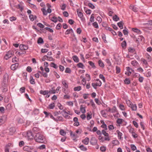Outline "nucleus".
Returning <instances> with one entry per match:
<instances>
[{
  "label": "nucleus",
  "instance_id": "f257e3e1",
  "mask_svg": "<svg viewBox=\"0 0 152 152\" xmlns=\"http://www.w3.org/2000/svg\"><path fill=\"white\" fill-rule=\"evenodd\" d=\"M35 141L37 142L41 143H44L45 141L44 136L39 132L36 134L34 137Z\"/></svg>",
  "mask_w": 152,
  "mask_h": 152
},
{
  "label": "nucleus",
  "instance_id": "f03ea898",
  "mask_svg": "<svg viewBox=\"0 0 152 152\" xmlns=\"http://www.w3.org/2000/svg\"><path fill=\"white\" fill-rule=\"evenodd\" d=\"M96 83H92L91 84L92 86L96 89H97V86L100 87L102 84V82L99 79H96Z\"/></svg>",
  "mask_w": 152,
  "mask_h": 152
},
{
  "label": "nucleus",
  "instance_id": "7ed1b4c3",
  "mask_svg": "<svg viewBox=\"0 0 152 152\" xmlns=\"http://www.w3.org/2000/svg\"><path fill=\"white\" fill-rule=\"evenodd\" d=\"M13 52L12 51L10 50L7 52L4 56V58L6 60H7L8 59L10 58L12 56Z\"/></svg>",
  "mask_w": 152,
  "mask_h": 152
},
{
  "label": "nucleus",
  "instance_id": "20e7f679",
  "mask_svg": "<svg viewBox=\"0 0 152 152\" xmlns=\"http://www.w3.org/2000/svg\"><path fill=\"white\" fill-rule=\"evenodd\" d=\"M129 132L132 134V136L134 138H136L138 137V135L135 133L134 129L133 128H131L129 129Z\"/></svg>",
  "mask_w": 152,
  "mask_h": 152
},
{
  "label": "nucleus",
  "instance_id": "39448f33",
  "mask_svg": "<svg viewBox=\"0 0 152 152\" xmlns=\"http://www.w3.org/2000/svg\"><path fill=\"white\" fill-rule=\"evenodd\" d=\"M25 137H27L28 139L30 140L33 139L34 137L32 133L30 131H28L27 132Z\"/></svg>",
  "mask_w": 152,
  "mask_h": 152
},
{
  "label": "nucleus",
  "instance_id": "423d86ee",
  "mask_svg": "<svg viewBox=\"0 0 152 152\" xmlns=\"http://www.w3.org/2000/svg\"><path fill=\"white\" fill-rule=\"evenodd\" d=\"M40 93L44 95H46L45 97L47 98L49 97L50 96V95L49 94V91L48 90H41L40 91Z\"/></svg>",
  "mask_w": 152,
  "mask_h": 152
},
{
  "label": "nucleus",
  "instance_id": "0eeeda50",
  "mask_svg": "<svg viewBox=\"0 0 152 152\" xmlns=\"http://www.w3.org/2000/svg\"><path fill=\"white\" fill-rule=\"evenodd\" d=\"M20 67V66H19L18 63H16L12 64L11 65L10 67L11 69L13 71L15 70Z\"/></svg>",
  "mask_w": 152,
  "mask_h": 152
},
{
  "label": "nucleus",
  "instance_id": "6e6552de",
  "mask_svg": "<svg viewBox=\"0 0 152 152\" xmlns=\"http://www.w3.org/2000/svg\"><path fill=\"white\" fill-rule=\"evenodd\" d=\"M19 48L21 50H26L28 49V46L24 44H20L19 46Z\"/></svg>",
  "mask_w": 152,
  "mask_h": 152
},
{
  "label": "nucleus",
  "instance_id": "1a4fd4ad",
  "mask_svg": "<svg viewBox=\"0 0 152 152\" xmlns=\"http://www.w3.org/2000/svg\"><path fill=\"white\" fill-rule=\"evenodd\" d=\"M9 79V76L8 74H6L3 76V82L6 84L7 82Z\"/></svg>",
  "mask_w": 152,
  "mask_h": 152
},
{
  "label": "nucleus",
  "instance_id": "9d476101",
  "mask_svg": "<svg viewBox=\"0 0 152 152\" xmlns=\"http://www.w3.org/2000/svg\"><path fill=\"white\" fill-rule=\"evenodd\" d=\"M33 149V147H31L28 146H26L23 148L24 150L28 152H31L32 150Z\"/></svg>",
  "mask_w": 152,
  "mask_h": 152
},
{
  "label": "nucleus",
  "instance_id": "9b49d317",
  "mask_svg": "<svg viewBox=\"0 0 152 152\" xmlns=\"http://www.w3.org/2000/svg\"><path fill=\"white\" fill-rule=\"evenodd\" d=\"M71 32H72L73 34V35L74 37L75 36V35L74 34V32L73 31V30L71 28L69 29H67L65 32V34L66 35H67L69 34H70Z\"/></svg>",
  "mask_w": 152,
  "mask_h": 152
},
{
  "label": "nucleus",
  "instance_id": "f8f14e48",
  "mask_svg": "<svg viewBox=\"0 0 152 152\" xmlns=\"http://www.w3.org/2000/svg\"><path fill=\"white\" fill-rule=\"evenodd\" d=\"M116 132L118 134V138L121 140H122L123 139V137H122L123 135L122 133L120 132L118 130H117L116 131Z\"/></svg>",
  "mask_w": 152,
  "mask_h": 152
},
{
  "label": "nucleus",
  "instance_id": "ddd939ff",
  "mask_svg": "<svg viewBox=\"0 0 152 152\" xmlns=\"http://www.w3.org/2000/svg\"><path fill=\"white\" fill-rule=\"evenodd\" d=\"M129 8L134 12H137V8L135 6L131 5L129 7Z\"/></svg>",
  "mask_w": 152,
  "mask_h": 152
},
{
  "label": "nucleus",
  "instance_id": "4468645a",
  "mask_svg": "<svg viewBox=\"0 0 152 152\" xmlns=\"http://www.w3.org/2000/svg\"><path fill=\"white\" fill-rule=\"evenodd\" d=\"M5 121V117L4 116H0V125L4 124Z\"/></svg>",
  "mask_w": 152,
  "mask_h": 152
},
{
  "label": "nucleus",
  "instance_id": "2eb2a0df",
  "mask_svg": "<svg viewBox=\"0 0 152 152\" xmlns=\"http://www.w3.org/2000/svg\"><path fill=\"white\" fill-rule=\"evenodd\" d=\"M62 84L66 88H68V85L66 81L64 80L62 81Z\"/></svg>",
  "mask_w": 152,
  "mask_h": 152
},
{
  "label": "nucleus",
  "instance_id": "dca6fc26",
  "mask_svg": "<svg viewBox=\"0 0 152 152\" xmlns=\"http://www.w3.org/2000/svg\"><path fill=\"white\" fill-rule=\"evenodd\" d=\"M82 142L84 144L86 145H88L89 142V138L88 137L86 138L82 141Z\"/></svg>",
  "mask_w": 152,
  "mask_h": 152
},
{
  "label": "nucleus",
  "instance_id": "f3484780",
  "mask_svg": "<svg viewBox=\"0 0 152 152\" xmlns=\"http://www.w3.org/2000/svg\"><path fill=\"white\" fill-rule=\"evenodd\" d=\"M98 64L99 66L100 67L102 68H103L104 67V64L103 61L101 60H99L98 61Z\"/></svg>",
  "mask_w": 152,
  "mask_h": 152
},
{
  "label": "nucleus",
  "instance_id": "a211bd4d",
  "mask_svg": "<svg viewBox=\"0 0 152 152\" xmlns=\"http://www.w3.org/2000/svg\"><path fill=\"white\" fill-rule=\"evenodd\" d=\"M55 106V103L54 102L50 104L48 106V108L50 109H52L54 108Z\"/></svg>",
  "mask_w": 152,
  "mask_h": 152
},
{
  "label": "nucleus",
  "instance_id": "6ab92c4d",
  "mask_svg": "<svg viewBox=\"0 0 152 152\" xmlns=\"http://www.w3.org/2000/svg\"><path fill=\"white\" fill-rule=\"evenodd\" d=\"M130 107L131 108L132 110V111H136L137 109V106L136 104H132V106H130Z\"/></svg>",
  "mask_w": 152,
  "mask_h": 152
},
{
  "label": "nucleus",
  "instance_id": "aec40b11",
  "mask_svg": "<svg viewBox=\"0 0 152 152\" xmlns=\"http://www.w3.org/2000/svg\"><path fill=\"white\" fill-rule=\"evenodd\" d=\"M77 66L78 68H81L83 69H84L85 67L84 65L81 63H78L77 64Z\"/></svg>",
  "mask_w": 152,
  "mask_h": 152
},
{
  "label": "nucleus",
  "instance_id": "412c9836",
  "mask_svg": "<svg viewBox=\"0 0 152 152\" xmlns=\"http://www.w3.org/2000/svg\"><path fill=\"white\" fill-rule=\"evenodd\" d=\"M30 82L32 84H34L35 83V80L32 76H31L30 77Z\"/></svg>",
  "mask_w": 152,
  "mask_h": 152
},
{
  "label": "nucleus",
  "instance_id": "4be33fe9",
  "mask_svg": "<svg viewBox=\"0 0 152 152\" xmlns=\"http://www.w3.org/2000/svg\"><path fill=\"white\" fill-rule=\"evenodd\" d=\"M132 30L134 32H136L138 34H140L141 33L140 30L137 28H132Z\"/></svg>",
  "mask_w": 152,
  "mask_h": 152
},
{
  "label": "nucleus",
  "instance_id": "5701e85b",
  "mask_svg": "<svg viewBox=\"0 0 152 152\" xmlns=\"http://www.w3.org/2000/svg\"><path fill=\"white\" fill-rule=\"evenodd\" d=\"M29 18L30 20L32 21H33L35 19H36L37 18V17L36 16H34L32 15H30Z\"/></svg>",
  "mask_w": 152,
  "mask_h": 152
},
{
  "label": "nucleus",
  "instance_id": "b1692460",
  "mask_svg": "<svg viewBox=\"0 0 152 152\" xmlns=\"http://www.w3.org/2000/svg\"><path fill=\"white\" fill-rule=\"evenodd\" d=\"M50 65L51 67H53L56 69H57L58 67V65L53 62L51 63L50 64Z\"/></svg>",
  "mask_w": 152,
  "mask_h": 152
},
{
  "label": "nucleus",
  "instance_id": "393cba45",
  "mask_svg": "<svg viewBox=\"0 0 152 152\" xmlns=\"http://www.w3.org/2000/svg\"><path fill=\"white\" fill-rule=\"evenodd\" d=\"M73 59L75 62L78 63L79 61V59L77 56H74L72 57Z\"/></svg>",
  "mask_w": 152,
  "mask_h": 152
},
{
  "label": "nucleus",
  "instance_id": "a878e982",
  "mask_svg": "<svg viewBox=\"0 0 152 152\" xmlns=\"http://www.w3.org/2000/svg\"><path fill=\"white\" fill-rule=\"evenodd\" d=\"M86 118L88 120H89L92 118V114L91 113H87Z\"/></svg>",
  "mask_w": 152,
  "mask_h": 152
},
{
  "label": "nucleus",
  "instance_id": "bb28decb",
  "mask_svg": "<svg viewBox=\"0 0 152 152\" xmlns=\"http://www.w3.org/2000/svg\"><path fill=\"white\" fill-rule=\"evenodd\" d=\"M37 148L40 150H43L46 148V145L44 144H42L39 146Z\"/></svg>",
  "mask_w": 152,
  "mask_h": 152
},
{
  "label": "nucleus",
  "instance_id": "cd10ccee",
  "mask_svg": "<svg viewBox=\"0 0 152 152\" xmlns=\"http://www.w3.org/2000/svg\"><path fill=\"white\" fill-rule=\"evenodd\" d=\"M79 148H80L81 150L84 151H86L87 150V148L86 147H85L83 145L79 146Z\"/></svg>",
  "mask_w": 152,
  "mask_h": 152
},
{
  "label": "nucleus",
  "instance_id": "c85d7f7f",
  "mask_svg": "<svg viewBox=\"0 0 152 152\" xmlns=\"http://www.w3.org/2000/svg\"><path fill=\"white\" fill-rule=\"evenodd\" d=\"M81 86H79L77 87H75L74 88V90L75 91H79L81 90Z\"/></svg>",
  "mask_w": 152,
  "mask_h": 152
},
{
  "label": "nucleus",
  "instance_id": "c756f323",
  "mask_svg": "<svg viewBox=\"0 0 152 152\" xmlns=\"http://www.w3.org/2000/svg\"><path fill=\"white\" fill-rule=\"evenodd\" d=\"M61 9L62 10H66V5L65 4H61Z\"/></svg>",
  "mask_w": 152,
  "mask_h": 152
},
{
  "label": "nucleus",
  "instance_id": "7c9ffc66",
  "mask_svg": "<svg viewBox=\"0 0 152 152\" xmlns=\"http://www.w3.org/2000/svg\"><path fill=\"white\" fill-rule=\"evenodd\" d=\"M80 110L83 113H85L86 112L85 107H83L82 105L80 106Z\"/></svg>",
  "mask_w": 152,
  "mask_h": 152
},
{
  "label": "nucleus",
  "instance_id": "2f4dec72",
  "mask_svg": "<svg viewBox=\"0 0 152 152\" xmlns=\"http://www.w3.org/2000/svg\"><path fill=\"white\" fill-rule=\"evenodd\" d=\"M44 42L43 39L41 37H39L37 41V43L39 44H42Z\"/></svg>",
  "mask_w": 152,
  "mask_h": 152
},
{
  "label": "nucleus",
  "instance_id": "473e14b6",
  "mask_svg": "<svg viewBox=\"0 0 152 152\" xmlns=\"http://www.w3.org/2000/svg\"><path fill=\"white\" fill-rule=\"evenodd\" d=\"M60 133L62 136H64L66 134V132L63 129H61L60 130Z\"/></svg>",
  "mask_w": 152,
  "mask_h": 152
},
{
  "label": "nucleus",
  "instance_id": "72a5a7b5",
  "mask_svg": "<svg viewBox=\"0 0 152 152\" xmlns=\"http://www.w3.org/2000/svg\"><path fill=\"white\" fill-rule=\"evenodd\" d=\"M129 52L131 53H135V50L133 48L131 47H130L128 49Z\"/></svg>",
  "mask_w": 152,
  "mask_h": 152
},
{
  "label": "nucleus",
  "instance_id": "f704fd0d",
  "mask_svg": "<svg viewBox=\"0 0 152 152\" xmlns=\"http://www.w3.org/2000/svg\"><path fill=\"white\" fill-rule=\"evenodd\" d=\"M41 10L42 12L44 15H47L48 12L47 10H46L45 8H42Z\"/></svg>",
  "mask_w": 152,
  "mask_h": 152
},
{
  "label": "nucleus",
  "instance_id": "c9c22d12",
  "mask_svg": "<svg viewBox=\"0 0 152 152\" xmlns=\"http://www.w3.org/2000/svg\"><path fill=\"white\" fill-rule=\"evenodd\" d=\"M63 118L62 116H58L56 118H55V121L56 122L58 121H62Z\"/></svg>",
  "mask_w": 152,
  "mask_h": 152
},
{
  "label": "nucleus",
  "instance_id": "e433bc0d",
  "mask_svg": "<svg viewBox=\"0 0 152 152\" xmlns=\"http://www.w3.org/2000/svg\"><path fill=\"white\" fill-rule=\"evenodd\" d=\"M118 26L121 29H122L123 28V22L122 21L118 23H117Z\"/></svg>",
  "mask_w": 152,
  "mask_h": 152
},
{
  "label": "nucleus",
  "instance_id": "4c0bfd02",
  "mask_svg": "<svg viewBox=\"0 0 152 152\" xmlns=\"http://www.w3.org/2000/svg\"><path fill=\"white\" fill-rule=\"evenodd\" d=\"M49 91V93L51 94H54L56 93L55 90L53 87L51 88V89Z\"/></svg>",
  "mask_w": 152,
  "mask_h": 152
},
{
  "label": "nucleus",
  "instance_id": "58836bf2",
  "mask_svg": "<svg viewBox=\"0 0 152 152\" xmlns=\"http://www.w3.org/2000/svg\"><path fill=\"white\" fill-rule=\"evenodd\" d=\"M77 12L78 16L80 18H82L83 16V13L80 12H79L77 10Z\"/></svg>",
  "mask_w": 152,
  "mask_h": 152
},
{
  "label": "nucleus",
  "instance_id": "ea45409f",
  "mask_svg": "<svg viewBox=\"0 0 152 152\" xmlns=\"http://www.w3.org/2000/svg\"><path fill=\"white\" fill-rule=\"evenodd\" d=\"M113 20L115 21H117L119 20V18L116 15H115L113 17Z\"/></svg>",
  "mask_w": 152,
  "mask_h": 152
},
{
  "label": "nucleus",
  "instance_id": "a19ab883",
  "mask_svg": "<svg viewBox=\"0 0 152 152\" xmlns=\"http://www.w3.org/2000/svg\"><path fill=\"white\" fill-rule=\"evenodd\" d=\"M125 83L127 84H129L130 83V80L129 78H126L124 80Z\"/></svg>",
  "mask_w": 152,
  "mask_h": 152
},
{
  "label": "nucleus",
  "instance_id": "79ce46f5",
  "mask_svg": "<svg viewBox=\"0 0 152 152\" xmlns=\"http://www.w3.org/2000/svg\"><path fill=\"white\" fill-rule=\"evenodd\" d=\"M105 61L109 66H110L111 65V62L109 59H106L105 60Z\"/></svg>",
  "mask_w": 152,
  "mask_h": 152
},
{
  "label": "nucleus",
  "instance_id": "37998d69",
  "mask_svg": "<svg viewBox=\"0 0 152 152\" xmlns=\"http://www.w3.org/2000/svg\"><path fill=\"white\" fill-rule=\"evenodd\" d=\"M126 46V43L125 41H124L121 43V46L123 48H125Z\"/></svg>",
  "mask_w": 152,
  "mask_h": 152
},
{
  "label": "nucleus",
  "instance_id": "c03bdc74",
  "mask_svg": "<svg viewBox=\"0 0 152 152\" xmlns=\"http://www.w3.org/2000/svg\"><path fill=\"white\" fill-rule=\"evenodd\" d=\"M88 63L91 66L92 68H95L96 67L95 66L94 63L91 61H88Z\"/></svg>",
  "mask_w": 152,
  "mask_h": 152
},
{
  "label": "nucleus",
  "instance_id": "a18cd8bd",
  "mask_svg": "<svg viewBox=\"0 0 152 152\" xmlns=\"http://www.w3.org/2000/svg\"><path fill=\"white\" fill-rule=\"evenodd\" d=\"M88 6L92 9H94L95 7V6L91 3H89L88 4Z\"/></svg>",
  "mask_w": 152,
  "mask_h": 152
},
{
  "label": "nucleus",
  "instance_id": "49530a36",
  "mask_svg": "<svg viewBox=\"0 0 152 152\" xmlns=\"http://www.w3.org/2000/svg\"><path fill=\"white\" fill-rule=\"evenodd\" d=\"M116 74H118L121 72L120 68L119 67H118V66H116Z\"/></svg>",
  "mask_w": 152,
  "mask_h": 152
},
{
  "label": "nucleus",
  "instance_id": "de8ad7c7",
  "mask_svg": "<svg viewBox=\"0 0 152 152\" xmlns=\"http://www.w3.org/2000/svg\"><path fill=\"white\" fill-rule=\"evenodd\" d=\"M57 106L59 108L60 110H63L64 108L63 106L61 105L60 103H58L57 104Z\"/></svg>",
  "mask_w": 152,
  "mask_h": 152
},
{
  "label": "nucleus",
  "instance_id": "09e8293b",
  "mask_svg": "<svg viewBox=\"0 0 152 152\" xmlns=\"http://www.w3.org/2000/svg\"><path fill=\"white\" fill-rule=\"evenodd\" d=\"M112 143L115 145L118 144L119 142L118 140H114L112 141Z\"/></svg>",
  "mask_w": 152,
  "mask_h": 152
},
{
  "label": "nucleus",
  "instance_id": "8fccbe9b",
  "mask_svg": "<svg viewBox=\"0 0 152 152\" xmlns=\"http://www.w3.org/2000/svg\"><path fill=\"white\" fill-rule=\"evenodd\" d=\"M51 20L54 22L56 23L58 20L57 18L56 17L53 16L52 18V19H51Z\"/></svg>",
  "mask_w": 152,
  "mask_h": 152
},
{
  "label": "nucleus",
  "instance_id": "3c124183",
  "mask_svg": "<svg viewBox=\"0 0 152 152\" xmlns=\"http://www.w3.org/2000/svg\"><path fill=\"white\" fill-rule=\"evenodd\" d=\"M92 25L95 28H99V26L97 23L96 22H94L92 24Z\"/></svg>",
  "mask_w": 152,
  "mask_h": 152
},
{
  "label": "nucleus",
  "instance_id": "603ef678",
  "mask_svg": "<svg viewBox=\"0 0 152 152\" xmlns=\"http://www.w3.org/2000/svg\"><path fill=\"white\" fill-rule=\"evenodd\" d=\"M102 133L105 136L108 137L109 134L107 133L105 130H103L102 131Z\"/></svg>",
  "mask_w": 152,
  "mask_h": 152
},
{
  "label": "nucleus",
  "instance_id": "864d4df0",
  "mask_svg": "<svg viewBox=\"0 0 152 152\" xmlns=\"http://www.w3.org/2000/svg\"><path fill=\"white\" fill-rule=\"evenodd\" d=\"M146 58L148 60V61L150 62L151 61V58L150 56L147 54L146 55Z\"/></svg>",
  "mask_w": 152,
  "mask_h": 152
},
{
  "label": "nucleus",
  "instance_id": "5fc2aeb1",
  "mask_svg": "<svg viewBox=\"0 0 152 152\" xmlns=\"http://www.w3.org/2000/svg\"><path fill=\"white\" fill-rule=\"evenodd\" d=\"M123 120L121 118H118L117 119L116 122L118 124H121Z\"/></svg>",
  "mask_w": 152,
  "mask_h": 152
},
{
  "label": "nucleus",
  "instance_id": "6e6d98bb",
  "mask_svg": "<svg viewBox=\"0 0 152 152\" xmlns=\"http://www.w3.org/2000/svg\"><path fill=\"white\" fill-rule=\"evenodd\" d=\"M25 88L24 87H22L20 89V91L21 93H24L25 91Z\"/></svg>",
  "mask_w": 152,
  "mask_h": 152
},
{
  "label": "nucleus",
  "instance_id": "4d7b16f0",
  "mask_svg": "<svg viewBox=\"0 0 152 152\" xmlns=\"http://www.w3.org/2000/svg\"><path fill=\"white\" fill-rule=\"evenodd\" d=\"M99 77L100 78L102 79L103 81H105V78L103 75L100 74L99 75Z\"/></svg>",
  "mask_w": 152,
  "mask_h": 152
},
{
  "label": "nucleus",
  "instance_id": "13d9d810",
  "mask_svg": "<svg viewBox=\"0 0 152 152\" xmlns=\"http://www.w3.org/2000/svg\"><path fill=\"white\" fill-rule=\"evenodd\" d=\"M137 63V62L135 60L132 61L131 62V64L134 66L136 65Z\"/></svg>",
  "mask_w": 152,
  "mask_h": 152
},
{
  "label": "nucleus",
  "instance_id": "bf43d9fd",
  "mask_svg": "<svg viewBox=\"0 0 152 152\" xmlns=\"http://www.w3.org/2000/svg\"><path fill=\"white\" fill-rule=\"evenodd\" d=\"M131 147L133 151H135L137 149L136 146L133 144H131Z\"/></svg>",
  "mask_w": 152,
  "mask_h": 152
},
{
  "label": "nucleus",
  "instance_id": "052dcab7",
  "mask_svg": "<svg viewBox=\"0 0 152 152\" xmlns=\"http://www.w3.org/2000/svg\"><path fill=\"white\" fill-rule=\"evenodd\" d=\"M66 103L69 106H72L73 105V103L72 101L67 102Z\"/></svg>",
  "mask_w": 152,
  "mask_h": 152
},
{
  "label": "nucleus",
  "instance_id": "680f3d73",
  "mask_svg": "<svg viewBox=\"0 0 152 152\" xmlns=\"http://www.w3.org/2000/svg\"><path fill=\"white\" fill-rule=\"evenodd\" d=\"M80 40L81 42L84 43H86L87 41L86 38L85 37H83L80 39Z\"/></svg>",
  "mask_w": 152,
  "mask_h": 152
},
{
  "label": "nucleus",
  "instance_id": "e2e57ef3",
  "mask_svg": "<svg viewBox=\"0 0 152 152\" xmlns=\"http://www.w3.org/2000/svg\"><path fill=\"white\" fill-rule=\"evenodd\" d=\"M71 70L69 68H66L65 70V72L66 73H70L71 72Z\"/></svg>",
  "mask_w": 152,
  "mask_h": 152
},
{
  "label": "nucleus",
  "instance_id": "0e129e2a",
  "mask_svg": "<svg viewBox=\"0 0 152 152\" xmlns=\"http://www.w3.org/2000/svg\"><path fill=\"white\" fill-rule=\"evenodd\" d=\"M132 123L134 126L137 128L138 127V124L136 121H133Z\"/></svg>",
  "mask_w": 152,
  "mask_h": 152
},
{
  "label": "nucleus",
  "instance_id": "69168bd1",
  "mask_svg": "<svg viewBox=\"0 0 152 152\" xmlns=\"http://www.w3.org/2000/svg\"><path fill=\"white\" fill-rule=\"evenodd\" d=\"M100 150L102 152H104L106 150V148L105 146H101L100 148Z\"/></svg>",
  "mask_w": 152,
  "mask_h": 152
},
{
  "label": "nucleus",
  "instance_id": "338daca9",
  "mask_svg": "<svg viewBox=\"0 0 152 152\" xmlns=\"http://www.w3.org/2000/svg\"><path fill=\"white\" fill-rule=\"evenodd\" d=\"M33 130L34 132H37L39 131V129L36 127H34L33 128Z\"/></svg>",
  "mask_w": 152,
  "mask_h": 152
},
{
  "label": "nucleus",
  "instance_id": "774afa93",
  "mask_svg": "<svg viewBox=\"0 0 152 152\" xmlns=\"http://www.w3.org/2000/svg\"><path fill=\"white\" fill-rule=\"evenodd\" d=\"M76 32L78 34H80L82 32V30L80 28H78L77 29Z\"/></svg>",
  "mask_w": 152,
  "mask_h": 152
}]
</instances>
